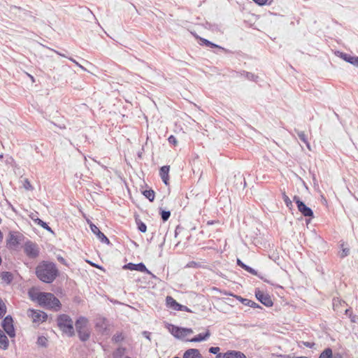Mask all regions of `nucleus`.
I'll use <instances>...</instances> for the list:
<instances>
[{"label":"nucleus","mask_w":358,"mask_h":358,"mask_svg":"<svg viewBox=\"0 0 358 358\" xmlns=\"http://www.w3.org/2000/svg\"><path fill=\"white\" fill-rule=\"evenodd\" d=\"M38 278L43 282L50 283L58 275V270L52 262H43L36 268Z\"/></svg>","instance_id":"nucleus-1"},{"label":"nucleus","mask_w":358,"mask_h":358,"mask_svg":"<svg viewBox=\"0 0 358 358\" xmlns=\"http://www.w3.org/2000/svg\"><path fill=\"white\" fill-rule=\"evenodd\" d=\"M88 320L80 317L76 322V329L81 341H85L90 338V331L88 328Z\"/></svg>","instance_id":"nucleus-2"},{"label":"nucleus","mask_w":358,"mask_h":358,"mask_svg":"<svg viewBox=\"0 0 358 358\" xmlns=\"http://www.w3.org/2000/svg\"><path fill=\"white\" fill-rule=\"evenodd\" d=\"M39 305L48 308L59 309L60 302L52 294L43 292L38 302Z\"/></svg>","instance_id":"nucleus-3"},{"label":"nucleus","mask_w":358,"mask_h":358,"mask_svg":"<svg viewBox=\"0 0 358 358\" xmlns=\"http://www.w3.org/2000/svg\"><path fill=\"white\" fill-rule=\"evenodd\" d=\"M57 324L60 329L69 336L74 334L73 321L69 316L62 315L57 319Z\"/></svg>","instance_id":"nucleus-4"},{"label":"nucleus","mask_w":358,"mask_h":358,"mask_svg":"<svg viewBox=\"0 0 358 358\" xmlns=\"http://www.w3.org/2000/svg\"><path fill=\"white\" fill-rule=\"evenodd\" d=\"M169 330L173 336L180 339L183 338L184 337L193 333L192 329L180 328L172 324L169 325Z\"/></svg>","instance_id":"nucleus-5"},{"label":"nucleus","mask_w":358,"mask_h":358,"mask_svg":"<svg viewBox=\"0 0 358 358\" xmlns=\"http://www.w3.org/2000/svg\"><path fill=\"white\" fill-rule=\"evenodd\" d=\"M23 235L19 232H10L7 239V246L10 249H15L22 241Z\"/></svg>","instance_id":"nucleus-6"},{"label":"nucleus","mask_w":358,"mask_h":358,"mask_svg":"<svg viewBox=\"0 0 358 358\" xmlns=\"http://www.w3.org/2000/svg\"><path fill=\"white\" fill-rule=\"evenodd\" d=\"M27 315L34 323L43 322L47 318V315L41 310H29Z\"/></svg>","instance_id":"nucleus-7"},{"label":"nucleus","mask_w":358,"mask_h":358,"mask_svg":"<svg viewBox=\"0 0 358 358\" xmlns=\"http://www.w3.org/2000/svg\"><path fill=\"white\" fill-rule=\"evenodd\" d=\"M2 327L10 338L15 337V331L13 327V321L10 316H7L4 318L2 322Z\"/></svg>","instance_id":"nucleus-8"},{"label":"nucleus","mask_w":358,"mask_h":358,"mask_svg":"<svg viewBox=\"0 0 358 358\" xmlns=\"http://www.w3.org/2000/svg\"><path fill=\"white\" fill-rule=\"evenodd\" d=\"M293 199L297 205L299 211L305 217L313 216V210L309 207L306 206L304 203L299 199V196H294Z\"/></svg>","instance_id":"nucleus-9"},{"label":"nucleus","mask_w":358,"mask_h":358,"mask_svg":"<svg viewBox=\"0 0 358 358\" xmlns=\"http://www.w3.org/2000/svg\"><path fill=\"white\" fill-rule=\"evenodd\" d=\"M24 252L30 257L35 258L38 255V248L37 245L31 242L26 243L24 245Z\"/></svg>","instance_id":"nucleus-10"},{"label":"nucleus","mask_w":358,"mask_h":358,"mask_svg":"<svg viewBox=\"0 0 358 358\" xmlns=\"http://www.w3.org/2000/svg\"><path fill=\"white\" fill-rule=\"evenodd\" d=\"M255 296L257 299L266 306L270 307L273 305V301L268 294H264L260 290H257L255 292Z\"/></svg>","instance_id":"nucleus-11"},{"label":"nucleus","mask_w":358,"mask_h":358,"mask_svg":"<svg viewBox=\"0 0 358 358\" xmlns=\"http://www.w3.org/2000/svg\"><path fill=\"white\" fill-rule=\"evenodd\" d=\"M95 327L99 332L105 334L108 330V322L104 317H97L96 320Z\"/></svg>","instance_id":"nucleus-12"},{"label":"nucleus","mask_w":358,"mask_h":358,"mask_svg":"<svg viewBox=\"0 0 358 358\" xmlns=\"http://www.w3.org/2000/svg\"><path fill=\"white\" fill-rule=\"evenodd\" d=\"M90 227L92 231L96 235L97 238L102 242L106 244H109L110 241L108 238L99 230V229L94 224L90 223Z\"/></svg>","instance_id":"nucleus-13"},{"label":"nucleus","mask_w":358,"mask_h":358,"mask_svg":"<svg viewBox=\"0 0 358 358\" xmlns=\"http://www.w3.org/2000/svg\"><path fill=\"white\" fill-rule=\"evenodd\" d=\"M336 55L345 62L358 68V57L351 56L341 52H338Z\"/></svg>","instance_id":"nucleus-14"},{"label":"nucleus","mask_w":358,"mask_h":358,"mask_svg":"<svg viewBox=\"0 0 358 358\" xmlns=\"http://www.w3.org/2000/svg\"><path fill=\"white\" fill-rule=\"evenodd\" d=\"M169 166H164L159 170V176L166 185H169Z\"/></svg>","instance_id":"nucleus-15"},{"label":"nucleus","mask_w":358,"mask_h":358,"mask_svg":"<svg viewBox=\"0 0 358 358\" xmlns=\"http://www.w3.org/2000/svg\"><path fill=\"white\" fill-rule=\"evenodd\" d=\"M124 268H128L130 270H136V271H139L141 272H147L148 273H150V272L147 269L145 266L142 263H140L138 264L129 263V264L124 266Z\"/></svg>","instance_id":"nucleus-16"},{"label":"nucleus","mask_w":358,"mask_h":358,"mask_svg":"<svg viewBox=\"0 0 358 358\" xmlns=\"http://www.w3.org/2000/svg\"><path fill=\"white\" fill-rule=\"evenodd\" d=\"M43 292H39L36 288L32 287L29 292L28 294L29 298L34 301H37L38 303L40 301V298L42 296Z\"/></svg>","instance_id":"nucleus-17"},{"label":"nucleus","mask_w":358,"mask_h":358,"mask_svg":"<svg viewBox=\"0 0 358 358\" xmlns=\"http://www.w3.org/2000/svg\"><path fill=\"white\" fill-rule=\"evenodd\" d=\"M183 358H203L197 349H189L183 355Z\"/></svg>","instance_id":"nucleus-18"},{"label":"nucleus","mask_w":358,"mask_h":358,"mask_svg":"<svg viewBox=\"0 0 358 358\" xmlns=\"http://www.w3.org/2000/svg\"><path fill=\"white\" fill-rule=\"evenodd\" d=\"M223 358H247L246 356L240 351H229L223 355Z\"/></svg>","instance_id":"nucleus-19"},{"label":"nucleus","mask_w":358,"mask_h":358,"mask_svg":"<svg viewBox=\"0 0 358 358\" xmlns=\"http://www.w3.org/2000/svg\"><path fill=\"white\" fill-rule=\"evenodd\" d=\"M9 345V341L7 336L0 329V348L2 350H7Z\"/></svg>","instance_id":"nucleus-20"},{"label":"nucleus","mask_w":358,"mask_h":358,"mask_svg":"<svg viewBox=\"0 0 358 358\" xmlns=\"http://www.w3.org/2000/svg\"><path fill=\"white\" fill-rule=\"evenodd\" d=\"M210 334V331L208 330L205 334H199L196 336L194 337L193 338L189 340L190 342H200L204 340H206L209 336Z\"/></svg>","instance_id":"nucleus-21"},{"label":"nucleus","mask_w":358,"mask_h":358,"mask_svg":"<svg viewBox=\"0 0 358 358\" xmlns=\"http://www.w3.org/2000/svg\"><path fill=\"white\" fill-rule=\"evenodd\" d=\"M166 304L169 307L171 308L172 309L177 310V308L179 306V303L171 296H167L166 299Z\"/></svg>","instance_id":"nucleus-22"},{"label":"nucleus","mask_w":358,"mask_h":358,"mask_svg":"<svg viewBox=\"0 0 358 358\" xmlns=\"http://www.w3.org/2000/svg\"><path fill=\"white\" fill-rule=\"evenodd\" d=\"M0 278L3 282L9 284L13 280V275L10 272H2Z\"/></svg>","instance_id":"nucleus-23"},{"label":"nucleus","mask_w":358,"mask_h":358,"mask_svg":"<svg viewBox=\"0 0 358 358\" xmlns=\"http://www.w3.org/2000/svg\"><path fill=\"white\" fill-rule=\"evenodd\" d=\"M143 194L150 201H152L155 199V192L153 190H145L143 192Z\"/></svg>","instance_id":"nucleus-24"},{"label":"nucleus","mask_w":358,"mask_h":358,"mask_svg":"<svg viewBox=\"0 0 358 358\" xmlns=\"http://www.w3.org/2000/svg\"><path fill=\"white\" fill-rule=\"evenodd\" d=\"M332 350L331 348H326L320 355L319 358H331Z\"/></svg>","instance_id":"nucleus-25"},{"label":"nucleus","mask_w":358,"mask_h":358,"mask_svg":"<svg viewBox=\"0 0 358 358\" xmlns=\"http://www.w3.org/2000/svg\"><path fill=\"white\" fill-rule=\"evenodd\" d=\"M125 348H119L113 353L114 358H121L125 353Z\"/></svg>","instance_id":"nucleus-26"},{"label":"nucleus","mask_w":358,"mask_h":358,"mask_svg":"<svg viewBox=\"0 0 358 358\" xmlns=\"http://www.w3.org/2000/svg\"><path fill=\"white\" fill-rule=\"evenodd\" d=\"M298 136H299V138H300V139H301V140L304 143H306V146H307L308 149L309 150H311L310 145L309 143L308 142L307 138H306V135H305L304 132H303V131L299 132V133H298Z\"/></svg>","instance_id":"nucleus-27"},{"label":"nucleus","mask_w":358,"mask_h":358,"mask_svg":"<svg viewBox=\"0 0 358 358\" xmlns=\"http://www.w3.org/2000/svg\"><path fill=\"white\" fill-rule=\"evenodd\" d=\"M282 199L287 206V208H289V209H292V207H293V205H292V201L290 200V199L288 197V196H287V194H285V192H282Z\"/></svg>","instance_id":"nucleus-28"},{"label":"nucleus","mask_w":358,"mask_h":358,"mask_svg":"<svg viewBox=\"0 0 358 358\" xmlns=\"http://www.w3.org/2000/svg\"><path fill=\"white\" fill-rule=\"evenodd\" d=\"M123 340H124V336H123L122 333H121V332L116 333L113 337V341L115 343L121 342Z\"/></svg>","instance_id":"nucleus-29"},{"label":"nucleus","mask_w":358,"mask_h":358,"mask_svg":"<svg viewBox=\"0 0 358 358\" xmlns=\"http://www.w3.org/2000/svg\"><path fill=\"white\" fill-rule=\"evenodd\" d=\"M47 338L45 336H39L37 340V344L38 345L45 347L47 344Z\"/></svg>","instance_id":"nucleus-30"},{"label":"nucleus","mask_w":358,"mask_h":358,"mask_svg":"<svg viewBox=\"0 0 358 358\" xmlns=\"http://www.w3.org/2000/svg\"><path fill=\"white\" fill-rule=\"evenodd\" d=\"M6 312V307L2 300L0 299V317H2Z\"/></svg>","instance_id":"nucleus-31"},{"label":"nucleus","mask_w":358,"mask_h":358,"mask_svg":"<svg viewBox=\"0 0 358 358\" xmlns=\"http://www.w3.org/2000/svg\"><path fill=\"white\" fill-rule=\"evenodd\" d=\"M342 247V252L341 253V257H345L349 254V249L344 248L343 244L341 245Z\"/></svg>","instance_id":"nucleus-32"},{"label":"nucleus","mask_w":358,"mask_h":358,"mask_svg":"<svg viewBox=\"0 0 358 358\" xmlns=\"http://www.w3.org/2000/svg\"><path fill=\"white\" fill-rule=\"evenodd\" d=\"M171 215L169 211H162V218L164 221H166Z\"/></svg>","instance_id":"nucleus-33"},{"label":"nucleus","mask_w":358,"mask_h":358,"mask_svg":"<svg viewBox=\"0 0 358 358\" xmlns=\"http://www.w3.org/2000/svg\"><path fill=\"white\" fill-rule=\"evenodd\" d=\"M24 187L27 190L33 189L32 185L27 179L24 180Z\"/></svg>","instance_id":"nucleus-34"},{"label":"nucleus","mask_w":358,"mask_h":358,"mask_svg":"<svg viewBox=\"0 0 358 358\" xmlns=\"http://www.w3.org/2000/svg\"><path fill=\"white\" fill-rule=\"evenodd\" d=\"M168 140H169V142L170 143H172L174 145H178V141H177V140H176V137L174 136H173V135L170 136L169 137Z\"/></svg>","instance_id":"nucleus-35"},{"label":"nucleus","mask_w":358,"mask_h":358,"mask_svg":"<svg viewBox=\"0 0 358 358\" xmlns=\"http://www.w3.org/2000/svg\"><path fill=\"white\" fill-rule=\"evenodd\" d=\"M177 308H178L177 310H182V311H186V312H191V310L187 306H182V305H181L180 303H179V306H178V307Z\"/></svg>","instance_id":"nucleus-36"},{"label":"nucleus","mask_w":358,"mask_h":358,"mask_svg":"<svg viewBox=\"0 0 358 358\" xmlns=\"http://www.w3.org/2000/svg\"><path fill=\"white\" fill-rule=\"evenodd\" d=\"M209 352L210 353H213V354H218V352H220V348L219 347H211L210 349H209Z\"/></svg>","instance_id":"nucleus-37"},{"label":"nucleus","mask_w":358,"mask_h":358,"mask_svg":"<svg viewBox=\"0 0 358 358\" xmlns=\"http://www.w3.org/2000/svg\"><path fill=\"white\" fill-rule=\"evenodd\" d=\"M138 229H139L141 232L144 233V232H145V231H146L147 227H146V225H145L144 223L141 222V223L138 225Z\"/></svg>","instance_id":"nucleus-38"},{"label":"nucleus","mask_w":358,"mask_h":358,"mask_svg":"<svg viewBox=\"0 0 358 358\" xmlns=\"http://www.w3.org/2000/svg\"><path fill=\"white\" fill-rule=\"evenodd\" d=\"M244 269L253 275H257V272L253 268L248 266H244Z\"/></svg>","instance_id":"nucleus-39"},{"label":"nucleus","mask_w":358,"mask_h":358,"mask_svg":"<svg viewBox=\"0 0 358 358\" xmlns=\"http://www.w3.org/2000/svg\"><path fill=\"white\" fill-rule=\"evenodd\" d=\"M38 223H39V224H41V227H43L44 229H47L48 231H51L50 227H49L48 226V224H47L45 222H43L42 220H39V222H38Z\"/></svg>","instance_id":"nucleus-40"},{"label":"nucleus","mask_w":358,"mask_h":358,"mask_svg":"<svg viewBox=\"0 0 358 358\" xmlns=\"http://www.w3.org/2000/svg\"><path fill=\"white\" fill-rule=\"evenodd\" d=\"M202 41L208 46H211V47H218L217 45L215 44H213V43L208 41V40L206 39H202Z\"/></svg>","instance_id":"nucleus-41"},{"label":"nucleus","mask_w":358,"mask_h":358,"mask_svg":"<svg viewBox=\"0 0 358 358\" xmlns=\"http://www.w3.org/2000/svg\"><path fill=\"white\" fill-rule=\"evenodd\" d=\"M255 2L258 3L259 5H264L266 3L268 0H253Z\"/></svg>","instance_id":"nucleus-42"},{"label":"nucleus","mask_w":358,"mask_h":358,"mask_svg":"<svg viewBox=\"0 0 358 358\" xmlns=\"http://www.w3.org/2000/svg\"><path fill=\"white\" fill-rule=\"evenodd\" d=\"M303 345L306 346V347H308V348H313L315 345V343H309V342H303Z\"/></svg>","instance_id":"nucleus-43"},{"label":"nucleus","mask_w":358,"mask_h":358,"mask_svg":"<svg viewBox=\"0 0 358 358\" xmlns=\"http://www.w3.org/2000/svg\"><path fill=\"white\" fill-rule=\"evenodd\" d=\"M143 336H144L147 339H148L149 341H150V334L149 332H148V331H143Z\"/></svg>","instance_id":"nucleus-44"},{"label":"nucleus","mask_w":358,"mask_h":358,"mask_svg":"<svg viewBox=\"0 0 358 358\" xmlns=\"http://www.w3.org/2000/svg\"><path fill=\"white\" fill-rule=\"evenodd\" d=\"M237 264L241 266L243 268H244V266H246L244 264L240 259H237Z\"/></svg>","instance_id":"nucleus-45"},{"label":"nucleus","mask_w":358,"mask_h":358,"mask_svg":"<svg viewBox=\"0 0 358 358\" xmlns=\"http://www.w3.org/2000/svg\"><path fill=\"white\" fill-rule=\"evenodd\" d=\"M331 358H343V356L341 354L337 353L335 354L334 356L332 355Z\"/></svg>","instance_id":"nucleus-46"},{"label":"nucleus","mask_w":358,"mask_h":358,"mask_svg":"<svg viewBox=\"0 0 358 358\" xmlns=\"http://www.w3.org/2000/svg\"><path fill=\"white\" fill-rule=\"evenodd\" d=\"M92 266H94L96 268H100V269H102V267L99 266V265L96 264H94L92 262H88Z\"/></svg>","instance_id":"nucleus-47"},{"label":"nucleus","mask_w":358,"mask_h":358,"mask_svg":"<svg viewBox=\"0 0 358 358\" xmlns=\"http://www.w3.org/2000/svg\"><path fill=\"white\" fill-rule=\"evenodd\" d=\"M69 59L73 62V63H75V64H76L77 66L79 65V63L77 62L75 59H73V58H69Z\"/></svg>","instance_id":"nucleus-48"},{"label":"nucleus","mask_w":358,"mask_h":358,"mask_svg":"<svg viewBox=\"0 0 358 358\" xmlns=\"http://www.w3.org/2000/svg\"><path fill=\"white\" fill-rule=\"evenodd\" d=\"M3 233L0 231V243L2 242L3 241Z\"/></svg>","instance_id":"nucleus-49"},{"label":"nucleus","mask_w":358,"mask_h":358,"mask_svg":"<svg viewBox=\"0 0 358 358\" xmlns=\"http://www.w3.org/2000/svg\"><path fill=\"white\" fill-rule=\"evenodd\" d=\"M58 259H59L61 262H62V263H64V262H65V259H64L63 257H59V258H58Z\"/></svg>","instance_id":"nucleus-50"},{"label":"nucleus","mask_w":358,"mask_h":358,"mask_svg":"<svg viewBox=\"0 0 358 358\" xmlns=\"http://www.w3.org/2000/svg\"><path fill=\"white\" fill-rule=\"evenodd\" d=\"M28 76L30 78V79H31L32 81H34V78L32 76H31L30 74L27 73Z\"/></svg>","instance_id":"nucleus-51"},{"label":"nucleus","mask_w":358,"mask_h":358,"mask_svg":"<svg viewBox=\"0 0 358 358\" xmlns=\"http://www.w3.org/2000/svg\"><path fill=\"white\" fill-rule=\"evenodd\" d=\"M78 66H79V68H80V69H82L83 70H85V69L82 65H80V64H79V65H78Z\"/></svg>","instance_id":"nucleus-52"},{"label":"nucleus","mask_w":358,"mask_h":358,"mask_svg":"<svg viewBox=\"0 0 358 358\" xmlns=\"http://www.w3.org/2000/svg\"><path fill=\"white\" fill-rule=\"evenodd\" d=\"M220 357H221V354H218V355H217V358H220Z\"/></svg>","instance_id":"nucleus-53"},{"label":"nucleus","mask_w":358,"mask_h":358,"mask_svg":"<svg viewBox=\"0 0 358 358\" xmlns=\"http://www.w3.org/2000/svg\"><path fill=\"white\" fill-rule=\"evenodd\" d=\"M256 303L255 302H252V304L251 305L252 306H255Z\"/></svg>","instance_id":"nucleus-54"},{"label":"nucleus","mask_w":358,"mask_h":358,"mask_svg":"<svg viewBox=\"0 0 358 358\" xmlns=\"http://www.w3.org/2000/svg\"><path fill=\"white\" fill-rule=\"evenodd\" d=\"M352 322H355V317H352Z\"/></svg>","instance_id":"nucleus-55"},{"label":"nucleus","mask_w":358,"mask_h":358,"mask_svg":"<svg viewBox=\"0 0 358 358\" xmlns=\"http://www.w3.org/2000/svg\"><path fill=\"white\" fill-rule=\"evenodd\" d=\"M352 322H355V317H352Z\"/></svg>","instance_id":"nucleus-56"},{"label":"nucleus","mask_w":358,"mask_h":358,"mask_svg":"<svg viewBox=\"0 0 358 358\" xmlns=\"http://www.w3.org/2000/svg\"><path fill=\"white\" fill-rule=\"evenodd\" d=\"M125 358H130V357H125Z\"/></svg>","instance_id":"nucleus-57"},{"label":"nucleus","mask_w":358,"mask_h":358,"mask_svg":"<svg viewBox=\"0 0 358 358\" xmlns=\"http://www.w3.org/2000/svg\"><path fill=\"white\" fill-rule=\"evenodd\" d=\"M174 358H180V357H174Z\"/></svg>","instance_id":"nucleus-58"}]
</instances>
